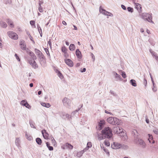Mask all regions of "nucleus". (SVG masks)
Instances as JSON below:
<instances>
[{
	"mask_svg": "<svg viewBox=\"0 0 158 158\" xmlns=\"http://www.w3.org/2000/svg\"><path fill=\"white\" fill-rule=\"evenodd\" d=\"M102 133L105 137L108 138H111L112 136V130L109 127H105L102 131Z\"/></svg>",
	"mask_w": 158,
	"mask_h": 158,
	"instance_id": "obj_1",
	"label": "nucleus"
},
{
	"mask_svg": "<svg viewBox=\"0 0 158 158\" xmlns=\"http://www.w3.org/2000/svg\"><path fill=\"white\" fill-rule=\"evenodd\" d=\"M107 121L110 124L114 125H118L119 123V120L115 117H109L107 118Z\"/></svg>",
	"mask_w": 158,
	"mask_h": 158,
	"instance_id": "obj_2",
	"label": "nucleus"
},
{
	"mask_svg": "<svg viewBox=\"0 0 158 158\" xmlns=\"http://www.w3.org/2000/svg\"><path fill=\"white\" fill-rule=\"evenodd\" d=\"M8 35L11 39L17 40L18 39L19 36L15 32L11 31H8L7 33Z\"/></svg>",
	"mask_w": 158,
	"mask_h": 158,
	"instance_id": "obj_3",
	"label": "nucleus"
},
{
	"mask_svg": "<svg viewBox=\"0 0 158 158\" xmlns=\"http://www.w3.org/2000/svg\"><path fill=\"white\" fill-rule=\"evenodd\" d=\"M143 18L147 20L149 22H152V17L148 13H143L142 14Z\"/></svg>",
	"mask_w": 158,
	"mask_h": 158,
	"instance_id": "obj_4",
	"label": "nucleus"
},
{
	"mask_svg": "<svg viewBox=\"0 0 158 158\" xmlns=\"http://www.w3.org/2000/svg\"><path fill=\"white\" fill-rule=\"evenodd\" d=\"M19 46L20 48L23 50H25L26 49V45L25 41L23 40H20L19 41Z\"/></svg>",
	"mask_w": 158,
	"mask_h": 158,
	"instance_id": "obj_5",
	"label": "nucleus"
},
{
	"mask_svg": "<svg viewBox=\"0 0 158 158\" xmlns=\"http://www.w3.org/2000/svg\"><path fill=\"white\" fill-rule=\"evenodd\" d=\"M61 51L64 53V56L66 58H68L69 55L67 52V48L64 46H63L61 48Z\"/></svg>",
	"mask_w": 158,
	"mask_h": 158,
	"instance_id": "obj_6",
	"label": "nucleus"
},
{
	"mask_svg": "<svg viewBox=\"0 0 158 158\" xmlns=\"http://www.w3.org/2000/svg\"><path fill=\"white\" fill-rule=\"evenodd\" d=\"M114 132L117 134H119L123 131V129L122 127H116L113 128Z\"/></svg>",
	"mask_w": 158,
	"mask_h": 158,
	"instance_id": "obj_7",
	"label": "nucleus"
},
{
	"mask_svg": "<svg viewBox=\"0 0 158 158\" xmlns=\"http://www.w3.org/2000/svg\"><path fill=\"white\" fill-rule=\"evenodd\" d=\"M63 102L64 105L66 106H69L70 104V100L66 98H65L63 100Z\"/></svg>",
	"mask_w": 158,
	"mask_h": 158,
	"instance_id": "obj_8",
	"label": "nucleus"
},
{
	"mask_svg": "<svg viewBox=\"0 0 158 158\" xmlns=\"http://www.w3.org/2000/svg\"><path fill=\"white\" fill-rule=\"evenodd\" d=\"M41 132L44 139H49V135L45 130H42Z\"/></svg>",
	"mask_w": 158,
	"mask_h": 158,
	"instance_id": "obj_9",
	"label": "nucleus"
},
{
	"mask_svg": "<svg viewBox=\"0 0 158 158\" xmlns=\"http://www.w3.org/2000/svg\"><path fill=\"white\" fill-rule=\"evenodd\" d=\"M64 61L65 63L67 64L68 66L70 67H73V62L69 59H65L64 60Z\"/></svg>",
	"mask_w": 158,
	"mask_h": 158,
	"instance_id": "obj_10",
	"label": "nucleus"
},
{
	"mask_svg": "<svg viewBox=\"0 0 158 158\" xmlns=\"http://www.w3.org/2000/svg\"><path fill=\"white\" fill-rule=\"evenodd\" d=\"M111 147L112 148L114 149H117L121 147V145L118 143L114 142L111 145Z\"/></svg>",
	"mask_w": 158,
	"mask_h": 158,
	"instance_id": "obj_11",
	"label": "nucleus"
},
{
	"mask_svg": "<svg viewBox=\"0 0 158 158\" xmlns=\"http://www.w3.org/2000/svg\"><path fill=\"white\" fill-rule=\"evenodd\" d=\"M35 51L36 55L40 58H43V57L44 55L43 53L39 50L36 48H35Z\"/></svg>",
	"mask_w": 158,
	"mask_h": 158,
	"instance_id": "obj_12",
	"label": "nucleus"
},
{
	"mask_svg": "<svg viewBox=\"0 0 158 158\" xmlns=\"http://www.w3.org/2000/svg\"><path fill=\"white\" fill-rule=\"evenodd\" d=\"M65 146L70 149H72L73 148V146L68 143H66L64 145L62 146L61 148L64 149H65Z\"/></svg>",
	"mask_w": 158,
	"mask_h": 158,
	"instance_id": "obj_13",
	"label": "nucleus"
},
{
	"mask_svg": "<svg viewBox=\"0 0 158 158\" xmlns=\"http://www.w3.org/2000/svg\"><path fill=\"white\" fill-rule=\"evenodd\" d=\"M76 55L77 57L79 59H81L82 58V55L81 52L79 49H77L76 51Z\"/></svg>",
	"mask_w": 158,
	"mask_h": 158,
	"instance_id": "obj_14",
	"label": "nucleus"
},
{
	"mask_svg": "<svg viewBox=\"0 0 158 158\" xmlns=\"http://www.w3.org/2000/svg\"><path fill=\"white\" fill-rule=\"evenodd\" d=\"M134 4L135 6V7L137 10L139 11H141L142 7H141V5L137 3H135Z\"/></svg>",
	"mask_w": 158,
	"mask_h": 158,
	"instance_id": "obj_15",
	"label": "nucleus"
},
{
	"mask_svg": "<svg viewBox=\"0 0 158 158\" xmlns=\"http://www.w3.org/2000/svg\"><path fill=\"white\" fill-rule=\"evenodd\" d=\"M8 25L11 28H13L14 27V24L12 21L9 19H7L6 21Z\"/></svg>",
	"mask_w": 158,
	"mask_h": 158,
	"instance_id": "obj_16",
	"label": "nucleus"
},
{
	"mask_svg": "<svg viewBox=\"0 0 158 158\" xmlns=\"http://www.w3.org/2000/svg\"><path fill=\"white\" fill-rule=\"evenodd\" d=\"M105 123V121L104 120H101L98 123V126L100 129L101 130L102 128V126L104 125Z\"/></svg>",
	"mask_w": 158,
	"mask_h": 158,
	"instance_id": "obj_17",
	"label": "nucleus"
},
{
	"mask_svg": "<svg viewBox=\"0 0 158 158\" xmlns=\"http://www.w3.org/2000/svg\"><path fill=\"white\" fill-rule=\"evenodd\" d=\"M29 63L34 68H36L38 67L37 65V64L36 62L34 60L33 62L32 61H29Z\"/></svg>",
	"mask_w": 158,
	"mask_h": 158,
	"instance_id": "obj_18",
	"label": "nucleus"
},
{
	"mask_svg": "<svg viewBox=\"0 0 158 158\" xmlns=\"http://www.w3.org/2000/svg\"><path fill=\"white\" fill-rule=\"evenodd\" d=\"M28 53L31 57L34 60L36 59L37 58L36 56L32 52L30 51L28 52Z\"/></svg>",
	"mask_w": 158,
	"mask_h": 158,
	"instance_id": "obj_19",
	"label": "nucleus"
},
{
	"mask_svg": "<svg viewBox=\"0 0 158 158\" xmlns=\"http://www.w3.org/2000/svg\"><path fill=\"white\" fill-rule=\"evenodd\" d=\"M149 136V138L148 139V140L149 141V142L150 143H154L155 141L154 140H153V138L152 135L150 134H148Z\"/></svg>",
	"mask_w": 158,
	"mask_h": 158,
	"instance_id": "obj_20",
	"label": "nucleus"
},
{
	"mask_svg": "<svg viewBox=\"0 0 158 158\" xmlns=\"http://www.w3.org/2000/svg\"><path fill=\"white\" fill-rule=\"evenodd\" d=\"M99 12L100 13H101L102 14H103L104 15H105V14L106 12V11L104 9H103L102 8V6H100L99 7Z\"/></svg>",
	"mask_w": 158,
	"mask_h": 158,
	"instance_id": "obj_21",
	"label": "nucleus"
},
{
	"mask_svg": "<svg viewBox=\"0 0 158 158\" xmlns=\"http://www.w3.org/2000/svg\"><path fill=\"white\" fill-rule=\"evenodd\" d=\"M69 49L71 51H73L75 49V47L74 44H71L69 47Z\"/></svg>",
	"mask_w": 158,
	"mask_h": 158,
	"instance_id": "obj_22",
	"label": "nucleus"
},
{
	"mask_svg": "<svg viewBox=\"0 0 158 158\" xmlns=\"http://www.w3.org/2000/svg\"><path fill=\"white\" fill-rule=\"evenodd\" d=\"M41 105L43 106L46 107H49L50 106V104L48 103H46L44 102H42L41 103Z\"/></svg>",
	"mask_w": 158,
	"mask_h": 158,
	"instance_id": "obj_23",
	"label": "nucleus"
},
{
	"mask_svg": "<svg viewBox=\"0 0 158 158\" xmlns=\"http://www.w3.org/2000/svg\"><path fill=\"white\" fill-rule=\"evenodd\" d=\"M56 72L57 73L58 75L60 78H63V76L62 74L58 70H56Z\"/></svg>",
	"mask_w": 158,
	"mask_h": 158,
	"instance_id": "obj_24",
	"label": "nucleus"
},
{
	"mask_svg": "<svg viewBox=\"0 0 158 158\" xmlns=\"http://www.w3.org/2000/svg\"><path fill=\"white\" fill-rule=\"evenodd\" d=\"M130 83L131 84L134 86H136L137 85L136 81L134 80H131L130 81Z\"/></svg>",
	"mask_w": 158,
	"mask_h": 158,
	"instance_id": "obj_25",
	"label": "nucleus"
},
{
	"mask_svg": "<svg viewBox=\"0 0 158 158\" xmlns=\"http://www.w3.org/2000/svg\"><path fill=\"white\" fill-rule=\"evenodd\" d=\"M0 25L3 28H6L7 26L6 23L5 22H1Z\"/></svg>",
	"mask_w": 158,
	"mask_h": 158,
	"instance_id": "obj_26",
	"label": "nucleus"
},
{
	"mask_svg": "<svg viewBox=\"0 0 158 158\" xmlns=\"http://www.w3.org/2000/svg\"><path fill=\"white\" fill-rule=\"evenodd\" d=\"M104 143L105 144V145L106 146L109 147L110 146V143L109 140H105L104 141Z\"/></svg>",
	"mask_w": 158,
	"mask_h": 158,
	"instance_id": "obj_27",
	"label": "nucleus"
},
{
	"mask_svg": "<svg viewBox=\"0 0 158 158\" xmlns=\"http://www.w3.org/2000/svg\"><path fill=\"white\" fill-rule=\"evenodd\" d=\"M36 141L37 143L39 145H40L42 143L41 139L39 138H37L36 139Z\"/></svg>",
	"mask_w": 158,
	"mask_h": 158,
	"instance_id": "obj_28",
	"label": "nucleus"
},
{
	"mask_svg": "<svg viewBox=\"0 0 158 158\" xmlns=\"http://www.w3.org/2000/svg\"><path fill=\"white\" fill-rule=\"evenodd\" d=\"M83 153L84 152L82 151L78 152L77 154V156L79 157H81L82 156Z\"/></svg>",
	"mask_w": 158,
	"mask_h": 158,
	"instance_id": "obj_29",
	"label": "nucleus"
},
{
	"mask_svg": "<svg viewBox=\"0 0 158 158\" xmlns=\"http://www.w3.org/2000/svg\"><path fill=\"white\" fill-rule=\"evenodd\" d=\"M51 139L52 140V144L54 146H55L56 144V142L55 139H54L53 137H51Z\"/></svg>",
	"mask_w": 158,
	"mask_h": 158,
	"instance_id": "obj_30",
	"label": "nucleus"
},
{
	"mask_svg": "<svg viewBox=\"0 0 158 158\" xmlns=\"http://www.w3.org/2000/svg\"><path fill=\"white\" fill-rule=\"evenodd\" d=\"M139 143L141 145L142 147H144L145 146V143L141 139L140 140Z\"/></svg>",
	"mask_w": 158,
	"mask_h": 158,
	"instance_id": "obj_31",
	"label": "nucleus"
},
{
	"mask_svg": "<svg viewBox=\"0 0 158 158\" xmlns=\"http://www.w3.org/2000/svg\"><path fill=\"white\" fill-rule=\"evenodd\" d=\"M26 138L28 140H31L32 139V137L31 135H28L27 134H26Z\"/></svg>",
	"mask_w": 158,
	"mask_h": 158,
	"instance_id": "obj_32",
	"label": "nucleus"
},
{
	"mask_svg": "<svg viewBox=\"0 0 158 158\" xmlns=\"http://www.w3.org/2000/svg\"><path fill=\"white\" fill-rule=\"evenodd\" d=\"M38 10L41 13L43 12L44 11V10L41 6L40 5V6H39Z\"/></svg>",
	"mask_w": 158,
	"mask_h": 158,
	"instance_id": "obj_33",
	"label": "nucleus"
},
{
	"mask_svg": "<svg viewBox=\"0 0 158 158\" xmlns=\"http://www.w3.org/2000/svg\"><path fill=\"white\" fill-rule=\"evenodd\" d=\"M30 23L32 26H33L34 27H35V22L34 20H31L30 21Z\"/></svg>",
	"mask_w": 158,
	"mask_h": 158,
	"instance_id": "obj_34",
	"label": "nucleus"
},
{
	"mask_svg": "<svg viewBox=\"0 0 158 158\" xmlns=\"http://www.w3.org/2000/svg\"><path fill=\"white\" fill-rule=\"evenodd\" d=\"M105 15L110 16H113V14L107 11H106V13Z\"/></svg>",
	"mask_w": 158,
	"mask_h": 158,
	"instance_id": "obj_35",
	"label": "nucleus"
},
{
	"mask_svg": "<svg viewBox=\"0 0 158 158\" xmlns=\"http://www.w3.org/2000/svg\"><path fill=\"white\" fill-rule=\"evenodd\" d=\"M27 102V101L24 100H22L21 101V102H20V104L22 105H23V106H25V105L26 104V103Z\"/></svg>",
	"mask_w": 158,
	"mask_h": 158,
	"instance_id": "obj_36",
	"label": "nucleus"
},
{
	"mask_svg": "<svg viewBox=\"0 0 158 158\" xmlns=\"http://www.w3.org/2000/svg\"><path fill=\"white\" fill-rule=\"evenodd\" d=\"M92 146V143L91 142H88L87 145V147L89 148L91 147Z\"/></svg>",
	"mask_w": 158,
	"mask_h": 158,
	"instance_id": "obj_37",
	"label": "nucleus"
},
{
	"mask_svg": "<svg viewBox=\"0 0 158 158\" xmlns=\"http://www.w3.org/2000/svg\"><path fill=\"white\" fill-rule=\"evenodd\" d=\"M38 29L39 30V32L41 36H42V30L41 27H38Z\"/></svg>",
	"mask_w": 158,
	"mask_h": 158,
	"instance_id": "obj_38",
	"label": "nucleus"
},
{
	"mask_svg": "<svg viewBox=\"0 0 158 158\" xmlns=\"http://www.w3.org/2000/svg\"><path fill=\"white\" fill-rule=\"evenodd\" d=\"M122 76L123 78H125L127 77L126 74L125 72L123 71L122 72Z\"/></svg>",
	"mask_w": 158,
	"mask_h": 158,
	"instance_id": "obj_39",
	"label": "nucleus"
},
{
	"mask_svg": "<svg viewBox=\"0 0 158 158\" xmlns=\"http://www.w3.org/2000/svg\"><path fill=\"white\" fill-rule=\"evenodd\" d=\"M147 80L145 78H144L143 83L145 87H146L147 86Z\"/></svg>",
	"mask_w": 158,
	"mask_h": 158,
	"instance_id": "obj_40",
	"label": "nucleus"
},
{
	"mask_svg": "<svg viewBox=\"0 0 158 158\" xmlns=\"http://www.w3.org/2000/svg\"><path fill=\"white\" fill-rule=\"evenodd\" d=\"M127 10L129 12H132L133 11V9L132 8L130 7H128L127 8Z\"/></svg>",
	"mask_w": 158,
	"mask_h": 158,
	"instance_id": "obj_41",
	"label": "nucleus"
},
{
	"mask_svg": "<svg viewBox=\"0 0 158 158\" xmlns=\"http://www.w3.org/2000/svg\"><path fill=\"white\" fill-rule=\"evenodd\" d=\"M153 131L155 134L158 135V129H155L153 130Z\"/></svg>",
	"mask_w": 158,
	"mask_h": 158,
	"instance_id": "obj_42",
	"label": "nucleus"
},
{
	"mask_svg": "<svg viewBox=\"0 0 158 158\" xmlns=\"http://www.w3.org/2000/svg\"><path fill=\"white\" fill-rule=\"evenodd\" d=\"M25 106L27 108H31V106L29 105V104L27 103V102L26 104L25 105Z\"/></svg>",
	"mask_w": 158,
	"mask_h": 158,
	"instance_id": "obj_43",
	"label": "nucleus"
},
{
	"mask_svg": "<svg viewBox=\"0 0 158 158\" xmlns=\"http://www.w3.org/2000/svg\"><path fill=\"white\" fill-rule=\"evenodd\" d=\"M103 150H104V151L106 152V153L108 155H109V152L108 151V150L107 149H106L104 148V149H103Z\"/></svg>",
	"mask_w": 158,
	"mask_h": 158,
	"instance_id": "obj_44",
	"label": "nucleus"
},
{
	"mask_svg": "<svg viewBox=\"0 0 158 158\" xmlns=\"http://www.w3.org/2000/svg\"><path fill=\"white\" fill-rule=\"evenodd\" d=\"M15 56L16 58V59L19 61H20V59L19 58V56H18L16 54H15Z\"/></svg>",
	"mask_w": 158,
	"mask_h": 158,
	"instance_id": "obj_45",
	"label": "nucleus"
},
{
	"mask_svg": "<svg viewBox=\"0 0 158 158\" xmlns=\"http://www.w3.org/2000/svg\"><path fill=\"white\" fill-rule=\"evenodd\" d=\"M48 148L49 150L50 151H52L53 150V148L52 146H50L49 147H48Z\"/></svg>",
	"mask_w": 158,
	"mask_h": 158,
	"instance_id": "obj_46",
	"label": "nucleus"
},
{
	"mask_svg": "<svg viewBox=\"0 0 158 158\" xmlns=\"http://www.w3.org/2000/svg\"><path fill=\"white\" fill-rule=\"evenodd\" d=\"M121 7L124 10H126V8L125 6H124V5H121Z\"/></svg>",
	"mask_w": 158,
	"mask_h": 158,
	"instance_id": "obj_47",
	"label": "nucleus"
},
{
	"mask_svg": "<svg viewBox=\"0 0 158 158\" xmlns=\"http://www.w3.org/2000/svg\"><path fill=\"white\" fill-rule=\"evenodd\" d=\"M28 36H29V37L30 38V40H31V41H33V38H32V37L31 36V35L29 34H28Z\"/></svg>",
	"mask_w": 158,
	"mask_h": 158,
	"instance_id": "obj_48",
	"label": "nucleus"
},
{
	"mask_svg": "<svg viewBox=\"0 0 158 158\" xmlns=\"http://www.w3.org/2000/svg\"><path fill=\"white\" fill-rule=\"evenodd\" d=\"M43 3V1H39V6H40V5H41V4H42Z\"/></svg>",
	"mask_w": 158,
	"mask_h": 158,
	"instance_id": "obj_49",
	"label": "nucleus"
},
{
	"mask_svg": "<svg viewBox=\"0 0 158 158\" xmlns=\"http://www.w3.org/2000/svg\"><path fill=\"white\" fill-rule=\"evenodd\" d=\"M116 76L115 77L116 78H119L120 77V76L117 73H115Z\"/></svg>",
	"mask_w": 158,
	"mask_h": 158,
	"instance_id": "obj_50",
	"label": "nucleus"
},
{
	"mask_svg": "<svg viewBox=\"0 0 158 158\" xmlns=\"http://www.w3.org/2000/svg\"><path fill=\"white\" fill-rule=\"evenodd\" d=\"M62 23L64 25H67V23H66V22L64 21H62Z\"/></svg>",
	"mask_w": 158,
	"mask_h": 158,
	"instance_id": "obj_51",
	"label": "nucleus"
},
{
	"mask_svg": "<svg viewBox=\"0 0 158 158\" xmlns=\"http://www.w3.org/2000/svg\"><path fill=\"white\" fill-rule=\"evenodd\" d=\"M46 146L48 148V147L50 146H49L50 144L48 142H46Z\"/></svg>",
	"mask_w": 158,
	"mask_h": 158,
	"instance_id": "obj_52",
	"label": "nucleus"
},
{
	"mask_svg": "<svg viewBox=\"0 0 158 158\" xmlns=\"http://www.w3.org/2000/svg\"><path fill=\"white\" fill-rule=\"evenodd\" d=\"M105 112L106 113H107V114H112V113H111L110 112H109L108 111H107L106 110H105Z\"/></svg>",
	"mask_w": 158,
	"mask_h": 158,
	"instance_id": "obj_53",
	"label": "nucleus"
},
{
	"mask_svg": "<svg viewBox=\"0 0 158 158\" xmlns=\"http://www.w3.org/2000/svg\"><path fill=\"white\" fill-rule=\"evenodd\" d=\"M48 44L50 46H51V41L50 40H49L48 42Z\"/></svg>",
	"mask_w": 158,
	"mask_h": 158,
	"instance_id": "obj_54",
	"label": "nucleus"
},
{
	"mask_svg": "<svg viewBox=\"0 0 158 158\" xmlns=\"http://www.w3.org/2000/svg\"><path fill=\"white\" fill-rule=\"evenodd\" d=\"M155 59L156 60L158 61V56H155Z\"/></svg>",
	"mask_w": 158,
	"mask_h": 158,
	"instance_id": "obj_55",
	"label": "nucleus"
},
{
	"mask_svg": "<svg viewBox=\"0 0 158 158\" xmlns=\"http://www.w3.org/2000/svg\"><path fill=\"white\" fill-rule=\"evenodd\" d=\"M140 31L141 32H144V30L143 28H141L140 30Z\"/></svg>",
	"mask_w": 158,
	"mask_h": 158,
	"instance_id": "obj_56",
	"label": "nucleus"
},
{
	"mask_svg": "<svg viewBox=\"0 0 158 158\" xmlns=\"http://www.w3.org/2000/svg\"><path fill=\"white\" fill-rule=\"evenodd\" d=\"M65 44H66V45L68 46L69 45V43L67 41H65Z\"/></svg>",
	"mask_w": 158,
	"mask_h": 158,
	"instance_id": "obj_57",
	"label": "nucleus"
},
{
	"mask_svg": "<svg viewBox=\"0 0 158 158\" xmlns=\"http://www.w3.org/2000/svg\"><path fill=\"white\" fill-rule=\"evenodd\" d=\"M92 58L93 59V60H94L95 59V57L94 55L93 54H92Z\"/></svg>",
	"mask_w": 158,
	"mask_h": 158,
	"instance_id": "obj_58",
	"label": "nucleus"
},
{
	"mask_svg": "<svg viewBox=\"0 0 158 158\" xmlns=\"http://www.w3.org/2000/svg\"><path fill=\"white\" fill-rule=\"evenodd\" d=\"M29 85L30 87H32L33 86V84L32 83H31Z\"/></svg>",
	"mask_w": 158,
	"mask_h": 158,
	"instance_id": "obj_59",
	"label": "nucleus"
},
{
	"mask_svg": "<svg viewBox=\"0 0 158 158\" xmlns=\"http://www.w3.org/2000/svg\"><path fill=\"white\" fill-rule=\"evenodd\" d=\"M73 27H74V30H77V27L76 26H75V25H73Z\"/></svg>",
	"mask_w": 158,
	"mask_h": 158,
	"instance_id": "obj_60",
	"label": "nucleus"
},
{
	"mask_svg": "<svg viewBox=\"0 0 158 158\" xmlns=\"http://www.w3.org/2000/svg\"><path fill=\"white\" fill-rule=\"evenodd\" d=\"M147 33H148V34H150V31L149 30H148V29H147Z\"/></svg>",
	"mask_w": 158,
	"mask_h": 158,
	"instance_id": "obj_61",
	"label": "nucleus"
},
{
	"mask_svg": "<svg viewBox=\"0 0 158 158\" xmlns=\"http://www.w3.org/2000/svg\"><path fill=\"white\" fill-rule=\"evenodd\" d=\"M41 93V91H38V94L39 95H40Z\"/></svg>",
	"mask_w": 158,
	"mask_h": 158,
	"instance_id": "obj_62",
	"label": "nucleus"
},
{
	"mask_svg": "<svg viewBox=\"0 0 158 158\" xmlns=\"http://www.w3.org/2000/svg\"><path fill=\"white\" fill-rule=\"evenodd\" d=\"M85 70H86V69L85 68H84L83 69V70L82 71V72H85Z\"/></svg>",
	"mask_w": 158,
	"mask_h": 158,
	"instance_id": "obj_63",
	"label": "nucleus"
},
{
	"mask_svg": "<svg viewBox=\"0 0 158 158\" xmlns=\"http://www.w3.org/2000/svg\"><path fill=\"white\" fill-rule=\"evenodd\" d=\"M146 122H147V123H149V121H148V120H147V119H146Z\"/></svg>",
	"mask_w": 158,
	"mask_h": 158,
	"instance_id": "obj_64",
	"label": "nucleus"
}]
</instances>
